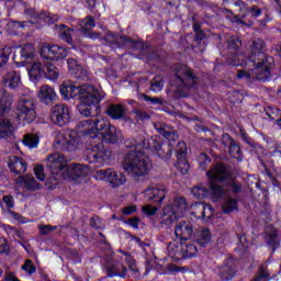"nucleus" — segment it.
Segmentation results:
<instances>
[{"instance_id": "nucleus-53", "label": "nucleus", "mask_w": 281, "mask_h": 281, "mask_svg": "<svg viewBox=\"0 0 281 281\" xmlns=\"http://www.w3.org/2000/svg\"><path fill=\"white\" fill-rule=\"evenodd\" d=\"M93 105L89 103H85L83 101L80 102V104L77 105V109L83 117H89L91 115V108Z\"/></svg>"}, {"instance_id": "nucleus-57", "label": "nucleus", "mask_w": 281, "mask_h": 281, "mask_svg": "<svg viewBox=\"0 0 281 281\" xmlns=\"http://www.w3.org/2000/svg\"><path fill=\"white\" fill-rule=\"evenodd\" d=\"M246 8V12H248L249 14H251V16L254 19H258V16H260L262 14V9H260V7L258 5H252V7H244Z\"/></svg>"}, {"instance_id": "nucleus-25", "label": "nucleus", "mask_w": 281, "mask_h": 281, "mask_svg": "<svg viewBox=\"0 0 281 281\" xmlns=\"http://www.w3.org/2000/svg\"><path fill=\"white\" fill-rule=\"evenodd\" d=\"M79 26L81 27L82 34H85L87 38H98V36H100L99 33L91 32V30L95 27V20L91 15H88L85 19L79 20Z\"/></svg>"}, {"instance_id": "nucleus-40", "label": "nucleus", "mask_w": 281, "mask_h": 281, "mask_svg": "<svg viewBox=\"0 0 281 281\" xmlns=\"http://www.w3.org/2000/svg\"><path fill=\"white\" fill-rule=\"evenodd\" d=\"M36 49L34 48V44H25L21 47L20 56L22 58V63H25V60H30L34 58Z\"/></svg>"}, {"instance_id": "nucleus-20", "label": "nucleus", "mask_w": 281, "mask_h": 281, "mask_svg": "<svg viewBox=\"0 0 281 281\" xmlns=\"http://www.w3.org/2000/svg\"><path fill=\"white\" fill-rule=\"evenodd\" d=\"M144 194L148 203H157L158 205H161L168 191L164 187H148Z\"/></svg>"}, {"instance_id": "nucleus-47", "label": "nucleus", "mask_w": 281, "mask_h": 281, "mask_svg": "<svg viewBox=\"0 0 281 281\" xmlns=\"http://www.w3.org/2000/svg\"><path fill=\"white\" fill-rule=\"evenodd\" d=\"M210 240H212V235L210 234V229L207 228L202 229L196 240L198 245H200V247H207V244L210 243Z\"/></svg>"}, {"instance_id": "nucleus-58", "label": "nucleus", "mask_w": 281, "mask_h": 281, "mask_svg": "<svg viewBox=\"0 0 281 281\" xmlns=\"http://www.w3.org/2000/svg\"><path fill=\"white\" fill-rule=\"evenodd\" d=\"M224 5L228 8H245L246 3L241 0H224Z\"/></svg>"}, {"instance_id": "nucleus-59", "label": "nucleus", "mask_w": 281, "mask_h": 281, "mask_svg": "<svg viewBox=\"0 0 281 281\" xmlns=\"http://www.w3.org/2000/svg\"><path fill=\"white\" fill-rule=\"evenodd\" d=\"M34 173H35L36 179H38V181L45 180V169L43 168V165L35 166Z\"/></svg>"}, {"instance_id": "nucleus-52", "label": "nucleus", "mask_w": 281, "mask_h": 281, "mask_svg": "<svg viewBox=\"0 0 281 281\" xmlns=\"http://www.w3.org/2000/svg\"><path fill=\"white\" fill-rule=\"evenodd\" d=\"M142 98L145 100V102H148V104H154L157 106H164V104H166V100L159 97H148L147 94H142Z\"/></svg>"}, {"instance_id": "nucleus-51", "label": "nucleus", "mask_w": 281, "mask_h": 281, "mask_svg": "<svg viewBox=\"0 0 281 281\" xmlns=\"http://www.w3.org/2000/svg\"><path fill=\"white\" fill-rule=\"evenodd\" d=\"M23 144L29 148H36L38 146V136L34 134H26L23 138Z\"/></svg>"}, {"instance_id": "nucleus-2", "label": "nucleus", "mask_w": 281, "mask_h": 281, "mask_svg": "<svg viewBox=\"0 0 281 281\" xmlns=\"http://www.w3.org/2000/svg\"><path fill=\"white\" fill-rule=\"evenodd\" d=\"M211 179V193L214 199L221 196H236L243 192V184L232 178L227 167L223 164H217L214 169L206 172Z\"/></svg>"}, {"instance_id": "nucleus-46", "label": "nucleus", "mask_w": 281, "mask_h": 281, "mask_svg": "<svg viewBox=\"0 0 281 281\" xmlns=\"http://www.w3.org/2000/svg\"><path fill=\"white\" fill-rule=\"evenodd\" d=\"M60 16L58 14L49 13L47 11H42L38 14V20L44 21V23H48V25H52L53 23H56Z\"/></svg>"}, {"instance_id": "nucleus-12", "label": "nucleus", "mask_w": 281, "mask_h": 281, "mask_svg": "<svg viewBox=\"0 0 281 281\" xmlns=\"http://www.w3.org/2000/svg\"><path fill=\"white\" fill-rule=\"evenodd\" d=\"M69 120H71V111L69 110V106L60 103L50 109V122L52 124H55V126H67Z\"/></svg>"}, {"instance_id": "nucleus-4", "label": "nucleus", "mask_w": 281, "mask_h": 281, "mask_svg": "<svg viewBox=\"0 0 281 281\" xmlns=\"http://www.w3.org/2000/svg\"><path fill=\"white\" fill-rule=\"evenodd\" d=\"M12 94L5 90L0 92V139H10L14 135L12 122L5 117L12 109Z\"/></svg>"}, {"instance_id": "nucleus-45", "label": "nucleus", "mask_w": 281, "mask_h": 281, "mask_svg": "<svg viewBox=\"0 0 281 281\" xmlns=\"http://www.w3.org/2000/svg\"><path fill=\"white\" fill-rule=\"evenodd\" d=\"M265 111H266V115L270 120H276V122L278 123V126H281V111H280V109L268 106V108L265 109Z\"/></svg>"}, {"instance_id": "nucleus-55", "label": "nucleus", "mask_w": 281, "mask_h": 281, "mask_svg": "<svg viewBox=\"0 0 281 281\" xmlns=\"http://www.w3.org/2000/svg\"><path fill=\"white\" fill-rule=\"evenodd\" d=\"M90 227H93V229H104V222L100 218V216H92L90 218Z\"/></svg>"}, {"instance_id": "nucleus-30", "label": "nucleus", "mask_w": 281, "mask_h": 281, "mask_svg": "<svg viewBox=\"0 0 281 281\" xmlns=\"http://www.w3.org/2000/svg\"><path fill=\"white\" fill-rule=\"evenodd\" d=\"M15 183L19 186H23L26 190L31 192H36V190H41V184L36 182V179L32 176H20L15 179Z\"/></svg>"}, {"instance_id": "nucleus-16", "label": "nucleus", "mask_w": 281, "mask_h": 281, "mask_svg": "<svg viewBox=\"0 0 281 281\" xmlns=\"http://www.w3.org/2000/svg\"><path fill=\"white\" fill-rule=\"evenodd\" d=\"M236 271H238V268L236 266V259L233 257H228L217 268V276H220L222 281H229L236 278Z\"/></svg>"}, {"instance_id": "nucleus-32", "label": "nucleus", "mask_w": 281, "mask_h": 281, "mask_svg": "<svg viewBox=\"0 0 281 281\" xmlns=\"http://www.w3.org/2000/svg\"><path fill=\"white\" fill-rule=\"evenodd\" d=\"M43 64H44V76L48 79V80H58V77L60 76V71L58 70V68L54 65V63H52V60L49 59H43Z\"/></svg>"}, {"instance_id": "nucleus-64", "label": "nucleus", "mask_w": 281, "mask_h": 281, "mask_svg": "<svg viewBox=\"0 0 281 281\" xmlns=\"http://www.w3.org/2000/svg\"><path fill=\"white\" fill-rule=\"evenodd\" d=\"M7 232H8V234L15 236V238H20L21 240H23V232L16 229L14 227H11V226H8Z\"/></svg>"}, {"instance_id": "nucleus-35", "label": "nucleus", "mask_w": 281, "mask_h": 281, "mask_svg": "<svg viewBox=\"0 0 281 281\" xmlns=\"http://www.w3.org/2000/svg\"><path fill=\"white\" fill-rule=\"evenodd\" d=\"M56 27L59 30L60 40L68 45H74V29H69V26L65 24L56 25Z\"/></svg>"}, {"instance_id": "nucleus-49", "label": "nucleus", "mask_w": 281, "mask_h": 281, "mask_svg": "<svg viewBox=\"0 0 281 281\" xmlns=\"http://www.w3.org/2000/svg\"><path fill=\"white\" fill-rule=\"evenodd\" d=\"M279 235H278V231H273L267 239V245H269V247H271L272 251H276L277 248L280 247V239H278Z\"/></svg>"}, {"instance_id": "nucleus-42", "label": "nucleus", "mask_w": 281, "mask_h": 281, "mask_svg": "<svg viewBox=\"0 0 281 281\" xmlns=\"http://www.w3.org/2000/svg\"><path fill=\"white\" fill-rule=\"evenodd\" d=\"M44 74H45V68H43L42 63L35 61L32 64L29 75L34 80H36L37 78H41Z\"/></svg>"}, {"instance_id": "nucleus-56", "label": "nucleus", "mask_w": 281, "mask_h": 281, "mask_svg": "<svg viewBox=\"0 0 281 281\" xmlns=\"http://www.w3.org/2000/svg\"><path fill=\"white\" fill-rule=\"evenodd\" d=\"M227 45L228 49H238L243 45V42L240 41V38H238V36H232L231 38H228Z\"/></svg>"}, {"instance_id": "nucleus-27", "label": "nucleus", "mask_w": 281, "mask_h": 281, "mask_svg": "<svg viewBox=\"0 0 281 281\" xmlns=\"http://www.w3.org/2000/svg\"><path fill=\"white\" fill-rule=\"evenodd\" d=\"M37 98L42 104L49 106L50 104H54V101L56 100V91L49 86H42L37 93Z\"/></svg>"}, {"instance_id": "nucleus-39", "label": "nucleus", "mask_w": 281, "mask_h": 281, "mask_svg": "<svg viewBox=\"0 0 281 281\" xmlns=\"http://www.w3.org/2000/svg\"><path fill=\"white\" fill-rule=\"evenodd\" d=\"M212 182H210V189L205 188V186L200 184L198 187H194L191 192L195 199H207L210 194H212Z\"/></svg>"}, {"instance_id": "nucleus-15", "label": "nucleus", "mask_w": 281, "mask_h": 281, "mask_svg": "<svg viewBox=\"0 0 281 281\" xmlns=\"http://www.w3.org/2000/svg\"><path fill=\"white\" fill-rule=\"evenodd\" d=\"M68 55L69 50L59 45H44L40 50V56L43 60H63Z\"/></svg>"}, {"instance_id": "nucleus-62", "label": "nucleus", "mask_w": 281, "mask_h": 281, "mask_svg": "<svg viewBox=\"0 0 281 281\" xmlns=\"http://www.w3.org/2000/svg\"><path fill=\"white\" fill-rule=\"evenodd\" d=\"M54 229H56V226H52V225L40 226V233L42 236H47L49 233L54 232Z\"/></svg>"}, {"instance_id": "nucleus-28", "label": "nucleus", "mask_w": 281, "mask_h": 281, "mask_svg": "<svg viewBox=\"0 0 281 281\" xmlns=\"http://www.w3.org/2000/svg\"><path fill=\"white\" fill-rule=\"evenodd\" d=\"M104 113L112 120H126V106L122 104L110 103Z\"/></svg>"}, {"instance_id": "nucleus-24", "label": "nucleus", "mask_w": 281, "mask_h": 281, "mask_svg": "<svg viewBox=\"0 0 281 281\" xmlns=\"http://www.w3.org/2000/svg\"><path fill=\"white\" fill-rule=\"evenodd\" d=\"M154 128L159 133V135H162L165 139H168V142H177L179 139V134L176 130L164 122L154 123Z\"/></svg>"}, {"instance_id": "nucleus-61", "label": "nucleus", "mask_w": 281, "mask_h": 281, "mask_svg": "<svg viewBox=\"0 0 281 281\" xmlns=\"http://www.w3.org/2000/svg\"><path fill=\"white\" fill-rule=\"evenodd\" d=\"M158 210H159V207L153 206L150 204L143 206V212H144V214H146V216H155V214H157Z\"/></svg>"}, {"instance_id": "nucleus-31", "label": "nucleus", "mask_w": 281, "mask_h": 281, "mask_svg": "<svg viewBox=\"0 0 281 281\" xmlns=\"http://www.w3.org/2000/svg\"><path fill=\"white\" fill-rule=\"evenodd\" d=\"M3 83L5 87H9V89H18V87H21V75L14 70L9 71L3 77Z\"/></svg>"}, {"instance_id": "nucleus-43", "label": "nucleus", "mask_w": 281, "mask_h": 281, "mask_svg": "<svg viewBox=\"0 0 281 281\" xmlns=\"http://www.w3.org/2000/svg\"><path fill=\"white\" fill-rule=\"evenodd\" d=\"M181 247L183 260H186V258H194V256H196L198 249L194 244H183V241H181Z\"/></svg>"}, {"instance_id": "nucleus-26", "label": "nucleus", "mask_w": 281, "mask_h": 281, "mask_svg": "<svg viewBox=\"0 0 281 281\" xmlns=\"http://www.w3.org/2000/svg\"><path fill=\"white\" fill-rule=\"evenodd\" d=\"M8 168L14 175H23L27 171V162L18 156H11L8 161Z\"/></svg>"}, {"instance_id": "nucleus-22", "label": "nucleus", "mask_w": 281, "mask_h": 281, "mask_svg": "<svg viewBox=\"0 0 281 281\" xmlns=\"http://www.w3.org/2000/svg\"><path fill=\"white\" fill-rule=\"evenodd\" d=\"M192 216L195 218H202L203 221H210L212 216L214 215V209L212 205L206 204V203H195L192 206Z\"/></svg>"}, {"instance_id": "nucleus-9", "label": "nucleus", "mask_w": 281, "mask_h": 281, "mask_svg": "<svg viewBox=\"0 0 281 281\" xmlns=\"http://www.w3.org/2000/svg\"><path fill=\"white\" fill-rule=\"evenodd\" d=\"M79 100L85 102V104H90V106H95L98 109V104L104 100V93L100 92L98 88L83 83L81 85V90L79 92Z\"/></svg>"}, {"instance_id": "nucleus-17", "label": "nucleus", "mask_w": 281, "mask_h": 281, "mask_svg": "<svg viewBox=\"0 0 281 281\" xmlns=\"http://www.w3.org/2000/svg\"><path fill=\"white\" fill-rule=\"evenodd\" d=\"M46 166L53 175H58V172L67 171V158L61 154H52L47 157Z\"/></svg>"}, {"instance_id": "nucleus-8", "label": "nucleus", "mask_w": 281, "mask_h": 281, "mask_svg": "<svg viewBox=\"0 0 281 281\" xmlns=\"http://www.w3.org/2000/svg\"><path fill=\"white\" fill-rule=\"evenodd\" d=\"M16 111L19 117H21L26 124H32L36 120V99L22 95L16 102Z\"/></svg>"}, {"instance_id": "nucleus-63", "label": "nucleus", "mask_w": 281, "mask_h": 281, "mask_svg": "<svg viewBox=\"0 0 281 281\" xmlns=\"http://www.w3.org/2000/svg\"><path fill=\"white\" fill-rule=\"evenodd\" d=\"M2 203H4V205L10 210L12 207H14V196L12 195H4L2 198Z\"/></svg>"}, {"instance_id": "nucleus-7", "label": "nucleus", "mask_w": 281, "mask_h": 281, "mask_svg": "<svg viewBox=\"0 0 281 281\" xmlns=\"http://www.w3.org/2000/svg\"><path fill=\"white\" fill-rule=\"evenodd\" d=\"M54 147L64 153H74L80 148V136L76 131H66L57 135Z\"/></svg>"}, {"instance_id": "nucleus-10", "label": "nucleus", "mask_w": 281, "mask_h": 281, "mask_svg": "<svg viewBox=\"0 0 281 281\" xmlns=\"http://www.w3.org/2000/svg\"><path fill=\"white\" fill-rule=\"evenodd\" d=\"M139 146H142V149L157 153L162 159L172 157V147L170 145H161V140L157 136H153L150 139H142V145Z\"/></svg>"}, {"instance_id": "nucleus-50", "label": "nucleus", "mask_w": 281, "mask_h": 281, "mask_svg": "<svg viewBox=\"0 0 281 281\" xmlns=\"http://www.w3.org/2000/svg\"><path fill=\"white\" fill-rule=\"evenodd\" d=\"M150 89L155 92L161 91L164 89V76L156 75L150 81Z\"/></svg>"}, {"instance_id": "nucleus-41", "label": "nucleus", "mask_w": 281, "mask_h": 281, "mask_svg": "<svg viewBox=\"0 0 281 281\" xmlns=\"http://www.w3.org/2000/svg\"><path fill=\"white\" fill-rule=\"evenodd\" d=\"M101 135L103 139H105V142H109L110 144L117 143V130L113 125H110L109 127H106Z\"/></svg>"}, {"instance_id": "nucleus-44", "label": "nucleus", "mask_w": 281, "mask_h": 281, "mask_svg": "<svg viewBox=\"0 0 281 281\" xmlns=\"http://www.w3.org/2000/svg\"><path fill=\"white\" fill-rule=\"evenodd\" d=\"M120 252L125 257V260L130 267V271H132L134 278H139V269L137 268L135 260H133V257L126 251L120 250Z\"/></svg>"}, {"instance_id": "nucleus-38", "label": "nucleus", "mask_w": 281, "mask_h": 281, "mask_svg": "<svg viewBox=\"0 0 281 281\" xmlns=\"http://www.w3.org/2000/svg\"><path fill=\"white\" fill-rule=\"evenodd\" d=\"M167 250L170 258H172L173 260H183V250L181 244L177 245L175 243H169L167 245Z\"/></svg>"}, {"instance_id": "nucleus-33", "label": "nucleus", "mask_w": 281, "mask_h": 281, "mask_svg": "<svg viewBox=\"0 0 281 281\" xmlns=\"http://www.w3.org/2000/svg\"><path fill=\"white\" fill-rule=\"evenodd\" d=\"M167 207H171L173 214L177 216H183V213L188 210V202L186 201V198L178 196L173 200L172 205Z\"/></svg>"}, {"instance_id": "nucleus-23", "label": "nucleus", "mask_w": 281, "mask_h": 281, "mask_svg": "<svg viewBox=\"0 0 281 281\" xmlns=\"http://www.w3.org/2000/svg\"><path fill=\"white\" fill-rule=\"evenodd\" d=\"M105 273L108 278H123L125 279L128 276V269L117 261H110L105 266Z\"/></svg>"}, {"instance_id": "nucleus-34", "label": "nucleus", "mask_w": 281, "mask_h": 281, "mask_svg": "<svg viewBox=\"0 0 281 281\" xmlns=\"http://www.w3.org/2000/svg\"><path fill=\"white\" fill-rule=\"evenodd\" d=\"M177 214L175 211H172V207L166 206L162 211V216L160 220V226L161 227H169V225H172L175 221H177Z\"/></svg>"}, {"instance_id": "nucleus-6", "label": "nucleus", "mask_w": 281, "mask_h": 281, "mask_svg": "<svg viewBox=\"0 0 281 281\" xmlns=\"http://www.w3.org/2000/svg\"><path fill=\"white\" fill-rule=\"evenodd\" d=\"M111 125L109 119L103 116H97L93 119L83 120L79 123V128H83L81 133L86 135V137H90L91 139L97 137L95 133H104L106 128Z\"/></svg>"}, {"instance_id": "nucleus-3", "label": "nucleus", "mask_w": 281, "mask_h": 281, "mask_svg": "<svg viewBox=\"0 0 281 281\" xmlns=\"http://www.w3.org/2000/svg\"><path fill=\"white\" fill-rule=\"evenodd\" d=\"M199 85V76L188 65L178 64L173 68L170 86L178 98H188L190 91H194Z\"/></svg>"}, {"instance_id": "nucleus-54", "label": "nucleus", "mask_w": 281, "mask_h": 281, "mask_svg": "<svg viewBox=\"0 0 281 281\" xmlns=\"http://www.w3.org/2000/svg\"><path fill=\"white\" fill-rule=\"evenodd\" d=\"M22 271H25L29 276L36 273V266H34L32 259L25 260L24 265H22Z\"/></svg>"}, {"instance_id": "nucleus-18", "label": "nucleus", "mask_w": 281, "mask_h": 281, "mask_svg": "<svg viewBox=\"0 0 281 281\" xmlns=\"http://www.w3.org/2000/svg\"><path fill=\"white\" fill-rule=\"evenodd\" d=\"M175 236L180 243L191 240L194 236V225L190 221H180L175 227Z\"/></svg>"}, {"instance_id": "nucleus-60", "label": "nucleus", "mask_w": 281, "mask_h": 281, "mask_svg": "<svg viewBox=\"0 0 281 281\" xmlns=\"http://www.w3.org/2000/svg\"><path fill=\"white\" fill-rule=\"evenodd\" d=\"M75 74L79 80H89V72H87V69L82 68V66L77 67Z\"/></svg>"}, {"instance_id": "nucleus-37", "label": "nucleus", "mask_w": 281, "mask_h": 281, "mask_svg": "<svg viewBox=\"0 0 281 281\" xmlns=\"http://www.w3.org/2000/svg\"><path fill=\"white\" fill-rule=\"evenodd\" d=\"M224 203L222 205V210L224 214H232V212L238 211V200L236 198H232V195H225Z\"/></svg>"}, {"instance_id": "nucleus-36", "label": "nucleus", "mask_w": 281, "mask_h": 281, "mask_svg": "<svg viewBox=\"0 0 281 281\" xmlns=\"http://www.w3.org/2000/svg\"><path fill=\"white\" fill-rule=\"evenodd\" d=\"M66 172L71 179H81V177H87V168L82 165L69 166L66 168Z\"/></svg>"}, {"instance_id": "nucleus-21", "label": "nucleus", "mask_w": 281, "mask_h": 281, "mask_svg": "<svg viewBox=\"0 0 281 281\" xmlns=\"http://www.w3.org/2000/svg\"><path fill=\"white\" fill-rule=\"evenodd\" d=\"M176 157L178 159V166L181 168L182 175H186L190 170V164L188 162V145L186 142H179L176 146Z\"/></svg>"}, {"instance_id": "nucleus-13", "label": "nucleus", "mask_w": 281, "mask_h": 281, "mask_svg": "<svg viewBox=\"0 0 281 281\" xmlns=\"http://www.w3.org/2000/svg\"><path fill=\"white\" fill-rule=\"evenodd\" d=\"M254 69L247 70L241 69L237 71V78L240 80L245 78L246 80H267L269 76H271V70L269 68H265V66H260L258 64L251 63Z\"/></svg>"}, {"instance_id": "nucleus-29", "label": "nucleus", "mask_w": 281, "mask_h": 281, "mask_svg": "<svg viewBox=\"0 0 281 281\" xmlns=\"http://www.w3.org/2000/svg\"><path fill=\"white\" fill-rule=\"evenodd\" d=\"M81 89L82 85L76 86L74 83H63L59 91L65 100H69L70 98H80Z\"/></svg>"}, {"instance_id": "nucleus-1", "label": "nucleus", "mask_w": 281, "mask_h": 281, "mask_svg": "<svg viewBox=\"0 0 281 281\" xmlns=\"http://www.w3.org/2000/svg\"><path fill=\"white\" fill-rule=\"evenodd\" d=\"M124 146L128 153L124 157L123 168L135 181H139L140 177H146L153 170L150 157L142 151V140L139 143L135 138H128Z\"/></svg>"}, {"instance_id": "nucleus-5", "label": "nucleus", "mask_w": 281, "mask_h": 281, "mask_svg": "<svg viewBox=\"0 0 281 281\" xmlns=\"http://www.w3.org/2000/svg\"><path fill=\"white\" fill-rule=\"evenodd\" d=\"M247 60L271 70L273 57L267 54V44L261 38H257L250 45V55Z\"/></svg>"}, {"instance_id": "nucleus-48", "label": "nucleus", "mask_w": 281, "mask_h": 281, "mask_svg": "<svg viewBox=\"0 0 281 281\" xmlns=\"http://www.w3.org/2000/svg\"><path fill=\"white\" fill-rule=\"evenodd\" d=\"M10 54H12V47L5 46L0 48V68L8 65V60H10Z\"/></svg>"}, {"instance_id": "nucleus-11", "label": "nucleus", "mask_w": 281, "mask_h": 281, "mask_svg": "<svg viewBox=\"0 0 281 281\" xmlns=\"http://www.w3.org/2000/svg\"><path fill=\"white\" fill-rule=\"evenodd\" d=\"M86 159L89 164H105L111 158V151L104 148L103 143H98L97 145H91L85 151Z\"/></svg>"}, {"instance_id": "nucleus-14", "label": "nucleus", "mask_w": 281, "mask_h": 281, "mask_svg": "<svg viewBox=\"0 0 281 281\" xmlns=\"http://www.w3.org/2000/svg\"><path fill=\"white\" fill-rule=\"evenodd\" d=\"M97 179L106 181L108 183H110L111 188H120V186H124L126 183V176L111 168L98 170Z\"/></svg>"}, {"instance_id": "nucleus-19", "label": "nucleus", "mask_w": 281, "mask_h": 281, "mask_svg": "<svg viewBox=\"0 0 281 281\" xmlns=\"http://www.w3.org/2000/svg\"><path fill=\"white\" fill-rule=\"evenodd\" d=\"M222 144L225 148H228V155L237 161H243V149L240 144H238L229 134L222 135Z\"/></svg>"}]
</instances>
